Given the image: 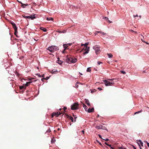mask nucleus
Returning <instances> with one entry per match:
<instances>
[{"mask_svg": "<svg viewBox=\"0 0 149 149\" xmlns=\"http://www.w3.org/2000/svg\"><path fill=\"white\" fill-rule=\"evenodd\" d=\"M63 46L64 48V50H65L67 49L68 45L67 44H63Z\"/></svg>", "mask_w": 149, "mask_h": 149, "instance_id": "obj_22", "label": "nucleus"}, {"mask_svg": "<svg viewBox=\"0 0 149 149\" xmlns=\"http://www.w3.org/2000/svg\"><path fill=\"white\" fill-rule=\"evenodd\" d=\"M134 17H138V15H134Z\"/></svg>", "mask_w": 149, "mask_h": 149, "instance_id": "obj_49", "label": "nucleus"}, {"mask_svg": "<svg viewBox=\"0 0 149 149\" xmlns=\"http://www.w3.org/2000/svg\"><path fill=\"white\" fill-rule=\"evenodd\" d=\"M40 29L42 30L44 32H46L47 31V29H45L44 28L42 27H40Z\"/></svg>", "mask_w": 149, "mask_h": 149, "instance_id": "obj_25", "label": "nucleus"}, {"mask_svg": "<svg viewBox=\"0 0 149 149\" xmlns=\"http://www.w3.org/2000/svg\"><path fill=\"white\" fill-rule=\"evenodd\" d=\"M58 130H60V129L59 128H58Z\"/></svg>", "mask_w": 149, "mask_h": 149, "instance_id": "obj_64", "label": "nucleus"}, {"mask_svg": "<svg viewBox=\"0 0 149 149\" xmlns=\"http://www.w3.org/2000/svg\"><path fill=\"white\" fill-rule=\"evenodd\" d=\"M93 48L95 50L96 53L97 54V52L100 50V48L99 46L96 45L93 47Z\"/></svg>", "mask_w": 149, "mask_h": 149, "instance_id": "obj_5", "label": "nucleus"}, {"mask_svg": "<svg viewBox=\"0 0 149 149\" xmlns=\"http://www.w3.org/2000/svg\"><path fill=\"white\" fill-rule=\"evenodd\" d=\"M57 72L56 71V70H52L51 71V73H56Z\"/></svg>", "mask_w": 149, "mask_h": 149, "instance_id": "obj_34", "label": "nucleus"}, {"mask_svg": "<svg viewBox=\"0 0 149 149\" xmlns=\"http://www.w3.org/2000/svg\"><path fill=\"white\" fill-rule=\"evenodd\" d=\"M19 89L20 90H22L23 89H26V86L25 87L24 86H20L19 87Z\"/></svg>", "mask_w": 149, "mask_h": 149, "instance_id": "obj_19", "label": "nucleus"}, {"mask_svg": "<svg viewBox=\"0 0 149 149\" xmlns=\"http://www.w3.org/2000/svg\"><path fill=\"white\" fill-rule=\"evenodd\" d=\"M110 148H111V149H114L113 148V147H111V146H110Z\"/></svg>", "mask_w": 149, "mask_h": 149, "instance_id": "obj_54", "label": "nucleus"}, {"mask_svg": "<svg viewBox=\"0 0 149 149\" xmlns=\"http://www.w3.org/2000/svg\"><path fill=\"white\" fill-rule=\"evenodd\" d=\"M104 140L107 141H109V140L108 139H104Z\"/></svg>", "mask_w": 149, "mask_h": 149, "instance_id": "obj_46", "label": "nucleus"}, {"mask_svg": "<svg viewBox=\"0 0 149 149\" xmlns=\"http://www.w3.org/2000/svg\"><path fill=\"white\" fill-rule=\"evenodd\" d=\"M94 111V108H89L88 110V111L89 113H91L92 112H93Z\"/></svg>", "mask_w": 149, "mask_h": 149, "instance_id": "obj_10", "label": "nucleus"}, {"mask_svg": "<svg viewBox=\"0 0 149 149\" xmlns=\"http://www.w3.org/2000/svg\"><path fill=\"white\" fill-rule=\"evenodd\" d=\"M144 142L146 143L147 146L149 147V143L148 142L146 141H145Z\"/></svg>", "mask_w": 149, "mask_h": 149, "instance_id": "obj_38", "label": "nucleus"}, {"mask_svg": "<svg viewBox=\"0 0 149 149\" xmlns=\"http://www.w3.org/2000/svg\"><path fill=\"white\" fill-rule=\"evenodd\" d=\"M84 50L86 51L83 53L84 55H85L86 54L88 53L89 51L90 48L89 47H84Z\"/></svg>", "mask_w": 149, "mask_h": 149, "instance_id": "obj_6", "label": "nucleus"}, {"mask_svg": "<svg viewBox=\"0 0 149 149\" xmlns=\"http://www.w3.org/2000/svg\"><path fill=\"white\" fill-rule=\"evenodd\" d=\"M47 49L52 52H53L54 51L53 46L49 47Z\"/></svg>", "mask_w": 149, "mask_h": 149, "instance_id": "obj_8", "label": "nucleus"}, {"mask_svg": "<svg viewBox=\"0 0 149 149\" xmlns=\"http://www.w3.org/2000/svg\"><path fill=\"white\" fill-rule=\"evenodd\" d=\"M91 71V70L90 68H88L87 70V71L88 72H90Z\"/></svg>", "mask_w": 149, "mask_h": 149, "instance_id": "obj_32", "label": "nucleus"}, {"mask_svg": "<svg viewBox=\"0 0 149 149\" xmlns=\"http://www.w3.org/2000/svg\"><path fill=\"white\" fill-rule=\"evenodd\" d=\"M81 132H82L83 133H84V130H82L81 131Z\"/></svg>", "mask_w": 149, "mask_h": 149, "instance_id": "obj_57", "label": "nucleus"}, {"mask_svg": "<svg viewBox=\"0 0 149 149\" xmlns=\"http://www.w3.org/2000/svg\"><path fill=\"white\" fill-rule=\"evenodd\" d=\"M102 62H100V61H98L97 62V64H98V65H100V64L101 63H102Z\"/></svg>", "mask_w": 149, "mask_h": 149, "instance_id": "obj_41", "label": "nucleus"}, {"mask_svg": "<svg viewBox=\"0 0 149 149\" xmlns=\"http://www.w3.org/2000/svg\"><path fill=\"white\" fill-rule=\"evenodd\" d=\"M130 31L134 33H137V32L136 31H134L132 30H130Z\"/></svg>", "mask_w": 149, "mask_h": 149, "instance_id": "obj_37", "label": "nucleus"}, {"mask_svg": "<svg viewBox=\"0 0 149 149\" xmlns=\"http://www.w3.org/2000/svg\"><path fill=\"white\" fill-rule=\"evenodd\" d=\"M142 111V110H141L137 112H136L134 114H136L140 113Z\"/></svg>", "mask_w": 149, "mask_h": 149, "instance_id": "obj_27", "label": "nucleus"}, {"mask_svg": "<svg viewBox=\"0 0 149 149\" xmlns=\"http://www.w3.org/2000/svg\"><path fill=\"white\" fill-rule=\"evenodd\" d=\"M61 113H58V112H54L52 114V117H53L54 116H55L56 117H57L59 115H60Z\"/></svg>", "mask_w": 149, "mask_h": 149, "instance_id": "obj_7", "label": "nucleus"}, {"mask_svg": "<svg viewBox=\"0 0 149 149\" xmlns=\"http://www.w3.org/2000/svg\"><path fill=\"white\" fill-rule=\"evenodd\" d=\"M32 82L33 81L26 82L25 84V86L26 87L29 86Z\"/></svg>", "mask_w": 149, "mask_h": 149, "instance_id": "obj_15", "label": "nucleus"}, {"mask_svg": "<svg viewBox=\"0 0 149 149\" xmlns=\"http://www.w3.org/2000/svg\"><path fill=\"white\" fill-rule=\"evenodd\" d=\"M36 75H37L38 77H42V75H40L39 73H37L36 74Z\"/></svg>", "mask_w": 149, "mask_h": 149, "instance_id": "obj_35", "label": "nucleus"}, {"mask_svg": "<svg viewBox=\"0 0 149 149\" xmlns=\"http://www.w3.org/2000/svg\"><path fill=\"white\" fill-rule=\"evenodd\" d=\"M139 147H140V149H142V148H141V147L140 146V145H139Z\"/></svg>", "mask_w": 149, "mask_h": 149, "instance_id": "obj_59", "label": "nucleus"}, {"mask_svg": "<svg viewBox=\"0 0 149 149\" xmlns=\"http://www.w3.org/2000/svg\"><path fill=\"white\" fill-rule=\"evenodd\" d=\"M78 86V85H76L75 86V87L76 88H77Z\"/></svg>", "mask_w": 149, "mask_h": 149, "instance_id": "obj_51", "label": "nucleus"}, {"mask_svg": "<svg viewBox=\"0 0 149 149\" xmlns=\"http://www.w3.org/2000/svg\"><path fill=\"white\" fill-rule=\"evenodd\" d=\"M98 136H99V138L100 139H102V136L101 135H100V134H99L98 135Z\"/></svg>", "mask_w": 149, "mask_h": 149, "instance_id": "obj_44", "label": "nucleus"}, {"mask_svg": "<svg viewBox=\"0 0 149 149\" xmlns=\"http://www.w3.org/2000/svg\"><path fill=\"white\" fill-rule=\"evenodd\" d=\"M143 73L146 72L145 71H143Z\"/></svg>", "mask_w": 149, "mask_h": 149, "instance_id": "obj_62", "label": "nucleus"}, {"mask_svg": "<svg viewBox=\"0 0 149 149\" xmlns=\"http://www.w3.org/2000/svg\"><path fill=\"white\" fill-rule=\"evenodd\" d=\"M79 104L77 103H75L71 106V109L72 110H76L78 108Z\"/></svg>", "mask_w": 149, "mask_h": 149, "instance_id": "obj_2", "label": "nucleus"}, {"mask_svg": "<svg viewBox=\"0 0 149 149\" xmlns=\"http://www.w3.org/2000/svg\"><path fill=\"white\" fill-rule=\"evenodd\" d=\"M47 20H52L53 21V19L51 17H47Z\"/></svg>", "mask_w": 149, "mask_h": 149, "instance_id": "obj_26", "label": "nucleus"}, {"mask_svg": "<svg viewBox=\"0 0 149 149\" xmlns=\"http://www.w3.org/2000/svg\"><path fill=\"white\" fill-rule=\"evenodd\" d=\"M133 147L134 149H136L134 146H133Z\"/></svg>", "mask_w": 149, "mask_h": 149, "instance_id": "obj_53", "label": "nucleus"}, {"mask_svg": "<svg viewBox=\"0 0 149 149\" xmlns=\"http://www.w3.org/2000/svg\"><path fill=\"white\" fill-rule=\"evenodd\" d=\"M45 77V74H43L42 75V77Z\"/></svg>", "mask_w": 149, "mask_h": 149, "instance_id": "obj_50", "label": "nucleus"}, {"mask_svg": "<svg viewBox=\"0 0 149 149\" xmlns=\"http://www.w3.org/2000/svg\"><path fill=\"white\" fill-rule=\"evenodd\" d=\"M49 78V77H47L45 78H43L42 79V80H48Z\"/></svg>", "mask_w": 149, "mask_h": 149, "instance_id": "obj_29", "label": "nucleus"}, {"mask_svg": "<svg viewBox=\"0 0 149 149\" xmlns=\"http://www.w3.org/2000/svg\"><path fill=\"white\" fill-rule=\"evenodd\" d=\"M22 16L24 18H28L29 17L28 16H25V15H22Z\"/></svg>", "mask_w": 149, "mask_h": 149, "instance_id": "obj_28", "label": "nucleus"}, {"mask_svg": "<svg viewBox=\"0 0 149 149\" xmlns=\"http://www.w3.org/2000/svg\"><path fill=\"white\" fill-rule=\"evenodd\" d=\"M99 143V144H100V145H102V144H101V143Z\"/></svg>", "mask_w": 149, "mask_h": 149, "instance_id": "obj_63", "label": "nucleus"}, {"mask_svg": "<svg viewBox=\"0 0 149 149\" xmlns=\"http://www.w3.org/2000/svg\"><path fill=\"white\" fill-rule=\"evenodd\" d=\"M105 144H106V145H107V146H111V145H109V144H108L106 142H105Z\"/></svg>", "mask_w": 149, "mask_h": 149, "instance_id": "obj_39", "label": "nucleus"}, {"mask_svg": "<svg viewBox=\"0 0 149 149\" xmlns=\"http://www.w3.org/2000/svg\"><path fill=\"white\" fill-rule=\"evenodd\" d=\"M11 24L13 26V27L14 29H15V28H17V27L16 26L15 24L14 23H13L12 22H11Z\"/></svg>", "mask_w": 149, "mask_h": 149, "instance_id": "obj_20", "label": "nucleus"}, {"mask_svg": "<svg viewBox=\"0 0 149 149\" xmlns=\"http://www.w3.org/2000/svg\"><path fill=\"white\" fill-rule=\"evenodd\" d=\"M56 140L55 138L54 137H53V138L52 139L51 142L52 143H55V142Z\"/></svg>", "mask_w": 149, "mask_h": 149, "instance_id": "obj_18", "label": "nucleus"}, {"mask_svg": "<svg viewBox=\"0 0 149 149\" xmlns=\"http://www.w3.org/2000/svg\"><path fill=\"white\" fill-rule=\"evenodd\" d=\"M83 107H84V109H85L86 110L87 108V106L85 104H84Z\"/></svg>", "mask_w": 149, "mask_h": 149, "instance_id": "obj_30", "label": "nucleus"}, {"mask_svg": "<svg viewBox=\"0 0 149 149\" xmlns=\"http://www.w3.org/2000/svg\"><path fill=\"white\" fill-rule=\"evenodd\" d=\"M143 42L146 43V44H148L149 45V43H148V42H145V41H143Z\"/></svg>", "mask_w": 149, "mask_h": 149, "instance_id": "obj_45", "label": "nucleus"}, {"mask_svg": "<svg viewBox=\"0 0 149 149\" xmlns=\"http://www.w3.org/2000/svg\"><path fill=\"white\" fill-rule=\"evenodd\" d=\"M67 109V108L66 107H64L63 108V110H64V111H65V110H66V109Z\"/></svg>", "mask_w": 149, "mask_h": 149, "instance_id": "obj_42", "label": "nucleus"}, {"mask_svg": "<svg viewBox=\"0 0 149 149\" xmlns=\"http://www.w3.org/2000/svg\"><path fill=\"white\" fill-rule=\"evenodd\" d=\"M91 93H93L95 92V91H96V90L95 89H93L92 90H91Z\"/></svg>", "mask_w": 149, "mask_h": 149, "instance_id": "obj_31", "label": "nucleus"}, {"mask_svg": "<svg viewBox=\"0 0 149 149\" xmlns=\"http://www.w3.org/2000/svg\"><path fill=\"white\" fill-rule=\"evenodd\" d=\"M66 61L69 63H75L77 62V59L76 58H73L71 57H68V56H66Z\"/></svg>", "mask_w": 149, "mask_h": 149, "instance_id": "obj_1", "label": "nucleus"}, {"mask_svg": "<svg viewBox=\"0 0 149 149\" xmlns=\"http://www.w3.org/2000/svg\"><path fill=\"white\" fill-rule=\"evenodd\" d=\"M14 29L15 30L14 34L17 37H18L17 36V28H15Z\"/></svg>", "mask_w": 149, "mask_h": 149, "instance_id": "obj_13", "label": "nucleus"}, {"mask_svg": "<svg viewBox=\"0 0 149 149\" xmlns=\"http://www.w3.org/2000/svg\"><path fill=\"white\" fill-rule=\"evenodd\" d=\"M104 81V82L105 85L106 86H112L114 84L113 82H110L107 80H105Z\"/></svg>", "mask_w": 149, "mask_h": 149, "instance_id": "obj_3", "label": "nucleus"}, {"mask_svg": "<svg viewBox=\"0 0 149 149\" xmlns=\"http://www.w3.org/2000/svg\"><path fill=\"white\" fill-rule=\"evenodd\" d=\"M95 127L98 130L102 129L104 130H107V129H106V127H103V126L102 125H97Z\"/></svg>", "mask_w": 149, "mask_h": 149, "instance_id": "obj_4", "label": "nucleus"}, {"mask_svg": "<svg viewBox=\"0 0 149 149\" xmlns=\"http://www.w3.org/2000/svg\"><path fill=\"white\" fill-rule=\"evenodd\" d=\"M140 142H141V146H143V143L141 141H140Z\"/></svg>", "mask_w": 149, "mask_h": 149, "instance_id": "obj_43", "label": "nucleus"}, {"mask_svg": "<svg viewBox=\"0 0 149 149\" xmlns=\"http://www.w3.org/2000/svg\"><path fill=\"white\" fill-rule=\"evenodd\" d=\"M96 32H97V33H100L103 35H105L106 34L105 33H104V32H102V31H96Z\"/></svg>", "mask_w": 149, "mask_h": 149, "instance_id": "obj_24", "label": "nucleus"}, {"mask_svg": "<svg viewBox=\"0 0 149 149\" xmlns=\"http://www.w3.org/2000/svg\"><path fill=\"white\" fill-rule=\"evenodd\" d=\"M139 17L140 18H141V15H140L139 16Z\"/></svg>", "mask_w": 149, "mask_h": 149, "instance_id": "obj_61", "label": "nucleus"}, {"mask_svg": "<svg viewBox=\"0 0 149 149\" xmlns=\"http://www.w3.org/2000/svg\"><path fill=\"white\" fill-rule=\"evenodd\" d=\"M58 63L60 64H61V62H58Z\"/></svg>", "mask_w": 149, "mask_h": 149, "instance_id": "obj_58", "label": "nucleus"}, {"mask_svg": "<svg viewBox=\"0 0 149 149\" xmlns=\"http://www.w3.org/2000/svg\"><path fill=\"white\" fill-rule=\"evenodd\" d=\"M103 19H105L106 20V21H107V22H110V23L112 22L111 21H110L109 20L108 18L106 17H104L103 18Z\"/></svg>", "mask_w": 149, "mask_h": 149, "instance_id": "obj_16", "label": "nucleus"}, {"mask_svg": "<svg viewBox=\"0 0 149 149\" xmlns=\"http://www.w3.org/2000/svg\"><path fill=\"white\" fill-rule=\"evenodd\" d=\"M141 40L142 41V42H143V41H144V40H143L142 39H141Z\"/></svg>", "mask_w": 149, "mask_h": 149, "instance_id": "obj_60", "label": "nucleus"}, {"mask_svg": "<svg viewBox=\"0 0 149 149\" xmlns=\"http://www.w3.org/2000/svg\"><path fill=\"white\" fill-rule=\"evenodd\" d=\"M120 72L121 73L123 74H126V72L124 71H120Z\"/></svg>", "mask_w": 149, "mask_h": 149, "instance_id": "obj_36", "label": "nucleus"}, {"mask_svg": "<svg viewBox=\"0 0 149 149\" xmlns=\"http://www.w3.org/2000/svg\"><path fill=\"white\" fill-rule=\"evenodd\" d=\"M18 1L19 3H20L21 4V5L23 3H22L21 1Z\"/></svg>", "mask_w": 149, "mask_h": 149, "instance_id": "obj_52", "label": "nucleus"}, {"mask_svg": "<svg viewBox=\"0 0 149 149\" xmlns=\"http://www.w3.org/2000/svg\"><path fill=\"white\" fill-rule=\"evenodd\" d=\"M28 5L27 4H24L22 3V4L21 7L23 8H24L26 6H28Z\"/></svg>", "mask_w": 149, "mask_h": 149, "instance_id": "obj_17", "label": "nucleus"}, {"mask_svg": "<svg viewBox=\"0 0 149 149\" xmlns=\"http://www.w3.org/2000/svg\"><path fill=\"white\" fill-rule=\"evenodd\" d=\"M86 103L88 106H90V103L88 100L85 99Z\"/></svg>", "mask_w": 149, "mask_h": 149, "instance_id": "obj_14", "label": "nucleus"}, {"mask_svg": "<svg viewBox=\"0 0 149 149\" xmlns=\"http://www.w3.org/2000/svg\"><path fill=\"white\" fill-rule=\"evenodd\" d=\"M65 51V50H64V49L63 50V51H62V53H64Z\"/></svg>", "mask_w": 149, "mask_h": 149, "instance_id": "obj_55", "label": "nucleus"}, {"mask_svg": "<svg viewBox=\"0 0 149 149\" xmlns=\"http://www.w3.org/2000/svg\"><path fill=\"white\" fill-rule=\"evenodd\" d=\"M118 148L119 149H126L125 148H124L123 147H119Z\"/></svg>", "mask_w": 149, "mask_h": 149, "instance_id": "obj_40", "label": "nucleus"}, {"mask_svg": "<svg viewBox=\"0 0 149 149\" xmlns=\"http://www.w3.org/2000/svg\"><path fill=\"white\" fill-rule=\"evenodd\" d=\"M95 35H97L98 33H97V32H95Z\"/></svg>", "mask_w": 149, "mask_h": 149, "instance_id": "obj_56", "label": "nucleus"}, {"mask_svg": "<svg viewBox=\"0 0 149 149\" xmlns=\"http://www.w3.org/2000/svg\"><path fill=\"white\" fill-rule=\"evenodd\" d=\"M67 30H63L62 31H58L57 32L59 33H65L66 32Z\"/></svg>", "mask_w": 149, "mask_h": 149, "instance_id": "obj_12", "label": "nucleus"}, {"mask_svg": "<svg viewBox=\"0 0 149 149\" xmlns=\"http://www.w3.org/2000/svg\"><path fill=\"white\" fill-rule=\"evenodd\" d=\"M88 44H89V42H87L84 44H81V46H84V47H87V46L88 45Z\"/></svg>", "mask_w": 149, "mask_h": 149, "instance_id": "obj_21", "label": "nucleus"}, {"mask_svg": "<svg viewBox=\"0 0 149 149\" xmlns=\"http://www.w3.org/2000/svg\"><path fill=\"white\" fill-rule=\"evenodd\" d=\"M51 132V130L50 129H49L47 131V132Z\"/></svg>", "mask_w": 149, "mask_h": 149, "instance_id": "obj_48", "label": "nucleus"}, {"mask_svg": "<svg viewBox=\"0 0 149 149\" xmlns=\"http://www.w3.org/2000/svg\"><path fill=\"white\" fill-rule=\"evenodd\" d=\"M53 49L54 51H56L59 49L58 47L57 46H53Z\"/></svg>", "mask_w": 149, "mask_h": 149, "instance_id": "obj_11", "label": "nucleus"}, {"mask_svg": "<svg viewBox=\"0 0 149 149\" xmlns=\"http://www.w3.org/2000/svg\"><path fill=\"white\" fill-rule=\"evenodd\" d=\"M107 55L108 56V57L109 58H112L113 57V55L111 54H107Z\"/></svg>", "mask_w": 149, "mask_h": 149, "instance_id": "obj_23", "label": "nucleus"}, {"mask_svg": "<svg viewBox=\"0 0 149 149\" xmlns=\"http://www.w3.org/2000/svg\"><path fill=\"white\" fill-rule=\"evenodd\" d=\"M98 90H102V88H100V87H99L98 88Z\"/></svg>", "mask_w": 149, "mask_h": 149, "instance_id": "obj_47", "label": "nucleus"}, {"mask_svg": "<svg viewBox=\"0 0 149 149\" xmlns=\"http://www.w3.org/2000/svg\"><path fill=\"white\" fill-rule=\"evenodd\" d=\"M35 14H34V15L33 16L32 15H31V16H28L29 17L28 18L29 19H31V20H33L34 19L36 18V17L34 16L35 15Z\"/></svg>", "mask_w": 149, "mask_h": 149, "instance_id": "obj_9", "label": "nucleus"}, {"mask_svg": "<svg viewBox=\"0 0 149 149\" xmlns=\"http://www.w3.org/2000/svg\"><path fill=\"white\" fill-rule=\"evenodd\" d=\"M69 118L71 120V121L72 122H73V117H72V116H70Z\"/></svg>", "mask_w": 149, "mask_h": 149, "instance_id": "obj_33", "label": "nucleus"}]
</instances>
